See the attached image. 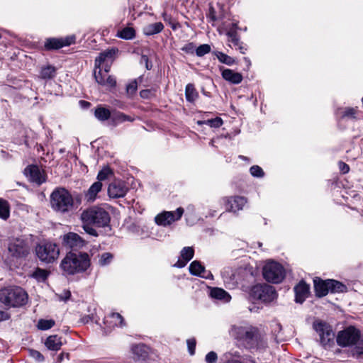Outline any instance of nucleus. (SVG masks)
Instances as JSON below:
<instances>
[{
    "instance_id": "36",
    "label": "nucleus",
    "mask_w": 363,
    "mask_h": 363,
    "mask_svg": "<svg viewBox=\"0 0 363 363\" xmlns=\"http://www.w3.org/2000/svg\"><path fill=\"white\" fill-rule=\"evenodd\" d=\"M328 284L329 291L332 293L342 292L345 289L344 284L334 279H329Z\"/></svg>"
},
{
    "instance_id": "43",
    "label": "nucleus",
    "mask_w": 363,
    "mask_h": 363,
    "mask_svg": "<svg viewBox=\"0 0 363 363\" xmlns=\"http://www.w3.org/2000/svg\"><path fill=\"white\" fill-rule=\"evenodd\" d=\"M216 56L220 62L224 63L227 65H232L234 62V60L231 57L223 52H218L216 54Z\"/></svg>"
},
{
    "instance_id": "4",
    "label": "nucleus",
    "mask_w": 363,
    "mask_h": 363,
    "mask_svg": "<svg viewBox=\"0 0 363 363\" xmlns=\"http://www.w3.org/2000/svg\"><path fill=\"white\" fill-rule=\"evenodd\" d=\"M0 302L8 306H21L27 302V294L21 287L4 288L0 290Z\"/></svg>"
},
{
    "instance_id": "64",
    "label": "nucleus",
    "mask_w": 363,
    "mask_h": 363,
    "mask_svg": "<svg viewBox=\"0 0 363 363\" xmlns=\"http://www.w3.org/2000/svg\"><path fill=\"white\" fill-rule=\"evenodd\" d=\"M80 103H84V104H86V105H89V102H86V101H80Z\"/></svg>"
},
{
    "instance_id": "33",
    "label": "nucleus",
    "mask_w": 363,
    "mask_h": 363,
    "mask_svg": "<svg viewBox=\"0 0 363 363\" xmlns=\"http://www.w3.org/2000/svg\"><path fill=\"white\" fill-rule=\"evenodd\" d=\"M186 99L189 102H194L199 96L194 86L192 84H188L185 89Z\"/></svg>"
},
{
    "instance_id": "56",
    "label": "nucleus",
    "mask_w": 363,
    "mask_h": 363,
    "mask_svg": "<svg viewBox=\"0 0 363 363\" xmlns=\"http://www.w3.org/2000/svg\"><path fill=\"white\" fill-rule=\"evenodd\" d=\"M140 63L144 65L145 68L149 67V59L147 55H143L140 57Z\"/></svg>"
},
{
    "instance_id": "52",
    "label": "nucleus",
    "mask_w": 363,
    "mask_h": 363,
    "mask_svg": "<svg viewBox=\"0 0 363 363\" xmlns=\"http://www.w3.org/2000/svg\"><path fill=\"white\" fill-rule=\"evenodd\" d=\"M189 352L191 355L194 354L196 348V340L194 339L187 340Z\"/></svg>"
},
{
    "instance_id": "20",
    "label": "nucleus",
    "mask_w": 363,
    "mask_h": 363,
    "mask_svg": "<svg viewBox=\"0 0 363 363\" xmlns=\"http://www.w3.org/2000/svg\"><path fill=\"white\" fill-rule=\"evenodd\" d=\"M25 171L27 176L29 177L30 180L38 185L43 184L45 181L40 169L36 165H30L27 167Z\"/></svg>"
},
{
    "instance_id": "15",
    "label": "nucleus",
    "mask_w": 363,
    "mask_h": 363,
    "mask_svg": "<svg viewBox=\"0 0 363 363\" xmlns=\"http://www.w3.org/2000/svg\"><path fill=\"white\" fill-rule=\"evenodd\" d=\"M128 188L125 183L121 180H115L108 187V194L111 198L117 199L125 196Z\"/></svg>"
},
{
    "instance_id": "39",
    "label": "nucleus",
    "mask_w": 363,
    "mask_h": 363,
    "mask_svg": "<svg viewBox=\"0 0 363 363\" xmlns=\"http://www.w3.org/2000/svg\"><path fill=\"white\" fill-rule=\"evenodd\" d=\"M194 255V250L191 247H185L181 251V257L186 262L190 261Z\"/></svg>"
},
{
    "instance_id": "24",
    "label": "nucleus",
    "mask_w": 363,
    "mask_h": 363,
    "mask_svg": "<svg viewBox=\"0 0 363 363\" xmlns=\"http://www.w3.org/2000/svg\"><path fill=\"white\" fill-rule=\"evenodd\" d=\"M104 323L109 328H114L116 326L123 327L125 325L123 316L118 313H112L106 317Z\"/></svg>"
},
{
    "instance_id": "38",
    "label": "nucleus",
    "mask_w": 363,
    "mask_h": 363,
    "mask_svg": "<svg viewBox=\"0 0 363 363\" xmlns=\"http://www.w3.org/2000/svg\"><path fill=\"white\" fill-rule=\"evenodd\" d=\"M55 321L52 319H40L38 322L37 327L39 330H47L52 328L55 325Z\"/></svg>"
},
{
    "instance_id": "5",
    "label": "nucleus",
    "mask_w": 363,
    "mask_h": 363,
    "mask_svg": "<svg viewBox=\"0 0 363 363\" xmlns=\"http://www.w3.org/2000/svg\"><path fill=\"white\" fill-rule=\"evenodd\" d=\"M35 254L42 262L50 264L58 258L60 249L55 243L50 242H41L36 245Z\"/></svg>"
},
{
    "instance_id": "10",
    "label": "nucleus",
    "mask_w": 363,
    "mask_h": 363,
    "mask_svg": "<svg viewBox=\"0 0 363 363\" xmlns=\"http://www.w3.org/2000/svg\"><path fill=\"white\" fill-rule=\"evenodd\" d=\"M251 294L253 298L264 303H270L277 296L274 287L266 284L254 286L251 290Z\"/></svg>"
},
{
    "instance_id": "2",
    "label": "nucleus",
    "mask_w": 363,
    "mask_h": 363,
    "mask_svg": "<svg viewBox=\"0 0 363 363\" xmlns=\"http://www.w3.org/2000/svg\"><path fill=\"white\" fill-rule=\"evenodd\" d=\"M90 266V259L86 252H68L60 263V268L66 274L72 275L86 271Z\"/></svg>"
},
{
    "instance_id": "63",
    "label": "nucleus",
    "mask_w": 363,
    "mask_h": 363,
    "mask_svg": "<svg viewBox=\"0 0 363 363\" xmlns=\"http://www.w3.org/2000/svg\"><path fill=\"white\" fill-rule=\"evenodd\" d=\"M63 358H64V353H61V354L59 355V359H60V361H62Z\"/></svg>"
},
{
    "instance_id": "55",
    "label": "nucleus",
    "mask_w": 363,
    "mask_h": 363,
    "mask_svg": "<svg viewBox=\"0 0 363 363\" xmlns=\"http://www.w3.org/2000/svg\"><path fill=\"white\" fill-rule=\"evenodd\" d=\"M338 167H339V169H340V172L342 174H346V173H347L350 171L349 165L347 164L342 162V161H340L338 162Z\"/></svg>"
},
{
    "instance_id": "37",
    "label": "nucleus",
    "mask_w": 363,
    "mask_h": 363,
    "mask_svg": "<svg viewBox=\"0 0 363 363\" xmlns=\"http://www.w3.org/2000/svg\"><path fill=\"white\" fill-rule=\"evenodd\" d=\"M197 123L199 125L206 124L213 128H219L223 125V122L221 118L216 117L215 118L212 119L199 121Z\"/></svg>"
},
{
    "instance_id": "54",
    "label": "nucleus",
    "mask_w": 363,
    "mask_h": 363,
    "mask_svg": "<svg viewBox=\"0 0 363 363\" xmlns=\"http://www.w3.org/2000/svg\"><path fill=\"white\" fill-rule=\"evenodd\" d=\"M208 18H209L213 21H216L221 18L222 16H217L216 15V11H215L214 8L213 6H210L209 12H208Z\"/></svg>"
},
{
    "instance_id": "50",
    "label": "nucleus",
    "mask_w": 363,
    "mask_h": 363,
    "mask_svg": "<svg viewBox=\"0 0 363 363\" xmlns=\"http://www.w3.org/2000/svg\"><path fill=\"white\" fill-rule=\"evenodd\" d=\"M357 113V109L354 108H347L345 109L342 116L347 117L350 118H355V114Z\"/></svg>"
},
{
    "instance_id": "31",
    "label": "nucleus",
    "mask_w": 363,
    "mask_h": 363,
    "mask_svg": "<svg viewBox=\"0 0 363 363\" xmlns=\"http://www.w3.org/2000/svg\"><path fill=\"white\" fill-rule=\"evenodd\" d=\"M111 119L115 124L121 123L125 121L133 122L134 121L133 117L119 111H116L111 113Z\"/></svg>"
},
{
    "instance_id": "14",
    "label": "nucleus",
    "mask_w": 363,
    "mask_h": 363,
    "mask_svg": "<svg viewBox=\"0 0 363 363\" xmlns=\"http://www.w3.org/2000/svg\"><path fill=\"white\" fill-rule=\"evenodd\" d=\"M74 37L69 36L65 38H50L46 39L44 47L46 50H58L64 46L70 45L74 43Z\"/></svg>"
},
{
    "instance_id": "51",
    "label": "nucleus",
    "mask_w": 363,
    "mask_h": 363,
    "mask_svg": "<svg viewBox=\"0 0 363 363\" xmlns=\"http://www.w3.org/2000/svg\"><path fill=\"white\" fill-rule=\"evenodd\" d=\"M30 355L38 362H43L44 360L43 355L38 351L30 350L29 351Z\"/></svg>"
},
{
    "instance_id": "34",
    "label": "nucleus",
    "mask_w": 363,
    "mask_h": 363,
    "mask_svg": "<svg viewBox=\"0 0 363 363\" xmlns=\"http://www.w3.org/2000/svg\"><path fill=\"white\" fill-rule=\"evenodd\" d=\"M117 36L125 40H131L135 36V30L133 28L125 27L118 32Z\"/></svg>"
},
{
    "instance_id": "62",
    "label": "nucleus",
    "mask_w": 363,
    "mask_h": 363,
    "mask_svg": "<svg viewBox=\"0 0 363 363\" xmlns=\"http://www.w3.org/2000/svg\"><path fill=\"white\" fill-rule=\"evenodd\" d=\"M147 92H148V91H147V90L142 91L140 92V96H141L142 97H145V96H146V94H147Z\"/></svg>"
},
{
    "instance_id": "40",
    "label": "nucleus",
    "mask_w": 363,
    "mask_h": 363,
    "mask_svg": "<svg viewBox=\"0 0 363 363\" xmlns=\"http://www.w3.org/2000/svg\"><path fill=\"white\" fill-rule=\"evenodd\" d=\"M138 89V82L137 81L132 80L130 83H128L126 86L125 91L126 94L128 97H133V96L135 94Z\"/></svg>"
},
{
    "instance_id": "17",
    "label": "nucleus",
    "mask_w": 363,
    "mask_h": 363,
    "mask_svg": "<svg viewBox=\"0 0 363 363\" xmlns=\"http://www.w3.org/2000/svg\"><path fill=\"white\" fill-rule=\"evenodd\" d=\"M109 69H94V76L96 81L101 85L114 87L116 84V79L108 74Z\"/></svg>"
},
{
    "instance_id": "26",
    "label": "nucleus",
    "mask_w": 363,
    "mask_h": 363,
    "mask_svg": "<svg viewBox=\"0 0 363 363\" xmlns=\"http://www.w3.org/2000/svg\"><path fill=\"white\" fill-rule=\"evenodd\" d=\"M222 77L228 82L232 84H239L242 80V76L234 69H221Z\"/></svg>"
},
{
    "instance_id": "35",
    "label": "nucleus",
    "mask_w": 363,
    "mask_h": 363,
    "mask_svg": "<svg viewBox=\"0 0 363 363\" xmlns=\"http://www.w3.org/2000/svg\"><path fill=\"white\" fill-rule=\"evenodd\" d=\"M49 274L50 273L48 270L37 267L33 272L31 277L35 279L38 281L43 282L48 279Z\"/></svg>"
},
{
    "instance_id": "13",
    "label": "nucleus",
    "mask_w": 363,
    "mask_h": 363,
    "mask_svg": "<svg viewBox=\"0 0 363 363\" xmlns=\"http://www.w3.org/2000/svg\"><path fill=\"white\" fill-rule=\"evenodd\" d=\"M184 213L182 208H178L176 211H164L158 214L155 220L157 225L166 226L170 225L172 222L178 220L181 218Z\"/></svg>"
},
{
    "instance_id": "58",
    "label": "nucleus",
    "mask_w": 363,
    "mask_h": 363,
    "mask_svg": "<svg viewBox=\"0 0 363 363\" xmlns=\"http://www.w3.org/2000/svg\"><path fill=\"white\" fill-rule=\"evenodd\" d=\"M187 262H186L185 259H183V260H179V259L177 262V263L174 264V266L176 267H178V268H182V267H184L186 264Z\"/></svg>"
},
{
    "instance_id": "18",
    "label": "nucleus",
    "mask_w": 363,
    "mask_h": 363,
    "mask_svg": "<svg viewBox=\"0 0 363 363\" xmlns=\"http://www.w3.org/2000/svg\"><path fill=\"white\" fill-rule=\"evenodd\" d=\"M189 269L192 275L199 276L207 279H213V278L212 274L210 272H207L204 266L199 261L195 260L192 262L189 265Z\"/></svg>"
},
{
    "instance_id": "3",
    "label": "nucleus",
    "mask_w": 363,
    "mask_h": 363,
    "mask_svg": "<svg viewBox=\"0 0 363 363\" xmlns=\"http://www.w3.org/2000/svg\"><path fill=\"white\" fill-rule=\"evenodd\" d=\"M50 205L56 212L65 213L73 209L74 200L67 189L57 188L50 195Z\"/></svg>"
},
{
    "instance_id": "30",
    "label": "nucleus",
    "mask_w": 363,
    "mask_h": 363,
    "mask_svg": "<svg viewBox=\"0 0 363 363\" xmlns=\"http://www.w3.org/2000/svg\"><path fill=\"white\" fill-rule=\"evenodd\" d=\"M164 28V26L161 22L149 24L144 28V33L147 35H151L159 33Z\"/></svg>"
},
{
    "instance_id": "61",
    "label": "nucleus",
    "mask_w": 363,
    "mask_h": 363,
    "mask_svg": "<svg viewBox=\"0 0 363 363\" xmlns=\"http://www.w3.org/2000/svg\"><path fill=\"white\" fill-rule=\"evenodd\" d=\"M164 21H168L169 22L170 21H172V18L167 16V15L166 13H164Z\"/></svg>"
},
{
    "instance_id": "27",
    "label": "nucleus",
    "mask_w": 363,
    "mask_h": 363,
    "mask_svg": "<svg viewBox=\"0 0 363 363\" xmlns=\"http://www.w3.org/2000/svg\"><path fill=\"white\" fill-rule=\"evenodd\" d=\"M61 339L57 335H50L46 339L45 345L50 350L58 351L62 345Z\"/></svg>"
},
{
    "instance_id": "21",
    "label": "nucleus",
    "mask_w": 363,
    "mask_h": 363,
    "mask_svg": "<svg viewBox=\"0 0 363 363\" xmlns=\"http://www.w3.org/2000/svg\"><path fill=\"white\" fill-rule=\"evenodd\" d=\"M309 285L305 281H301L295 287L294 291L296 294L295 301L296 303H302L308 297L309 294Z\"/></svg>"
},
{
    "instance_id": "57",
    "label": "nucleus",
    "mask_w": 363,
    "mask_h": 363,
    "mask_svg": "<svg viewBox=\"0 0 363 363\" xmlns=\"http://www.w3.org/2000/svg\"><path fill=\"white\" fill-rule=\"evenodd\" d=\"M70 296H71V292L69 291H65L63 292V295H61L60 299L67 301V299H69L70 298Z\"/></svg>"
},
{
    "instance_id": "49",
    "label": "nucleus",
    "mask_w": 363,
    "mask_h": 363,
    "mask_svg": "<svg viewBox=\"0 0 363 363\" xmlns=\"http://www.w3.org/2000/svg\"><path fill=\"white\" fill-rule=\"evenodd\" d=\"M354 352L358 356H363V339H359L354 347Z\"/></svg>"
},
{
    "instance_id": "47",
    "label": "nucleus",
    "mask_w": 363,
    "mask_h": 363,
    "mask_svg": "<svg viewBox=\"0 0 363 363\" xmlns=\"http://www.w3.org/2000/svg\"><path fill=\"white\" fill-rule=\"evenodd\" d=\"M56 69H41L40 76L44 79H52L55 75Z\"/></svg>"
},
{
    "instance_id": "12",
    "label": "nucleus",
    "mask_w": 363,
    "mask_h": 363,
    "mask_svg": "<svg viewBox=\"0 0 363 363\" xmlns=\"http://www.w3.org/2000/svg\"><path fill=\"white\" fill-rule=\"evenodd\" d=\"M62 245L66 249L77 251L84 245V240L75 233H68L62 236Z\"/></svg>"
},
{
    "instance_id": "41",
    "label": "nucleus",
    "mask_w": 363,
    "mask_h": 363,
    "mask_svg": "<svg viewBox=\"0 0 363 363\" xmlns=\"http://www.w3.org/2000/svg\"><path fill=\"white\" fill-rule=\"evenodd\" d=\"M133 352L139 357H145L147 354V347L144 345H138L132 347Z\"/></svg>"
},
{
    "instance_id": "9",
    "label": "nucleus",
    "mask_w": 363,
    "mask_h": 363,
    "mask_svg": "<svg viewBox=\"0 0 363 363\" xmlns=\"http://www.w3.org/2000/svg\"><path fill=\"white\" fill-rule=\"evenodd\" d=\"M313 327L318 334L320 344L324 347H330L334 345L335 333L330 325L323 321H315Z\"/></svg>"
},
{
    "instance_id": "48",
    "label": "nucleus",
    "mask_w": 363,
    "mask_h": 363,
    "mask_svg": "<svg viewBox=\"0 0 363 363\" xmlns=\"http://www.w3.org/2000/svg\"><path fill=\"white\" fill-rule=\"evenodd\" d=\"M218 360V354L214 351H211L206 354L205 361L206 363H216Z\"/></svg>"
},
{
    "instance_id": "23",
    "label": "nucleus",
    "mask_w": 363,
    "mask_h": 363,
    "mask_svg": "<svg viewBox=\"0 0 363 363\" xmlns=\"http://www.w3.org/2000/svg\"><path fill=\"white\" fill-rule=\"evenodd\" d=\"M227 35L228 36V40L233 43V46L235 49L240 50V52L242 54L245 53L247 50L246 45L243 44V43L240 42L239 36L235 29L231 28L227 32Z\"/></svg>"
},
{
    "instance_id": "44",
    "label": "nucleus",
    "mask_w": 363,
    "mask_h": 363,
    "mask_svg": "<svg viewBox=\"0 0 363 363\" xmlns=\"http://www.w3.org/2000/svg\"><path fill=\"white\" fill-rule=\"evenodd\" d=\"M211 46L208 44H203L196 48V53L198 56L202 57L204 55L210 52Z\"/></svg>"
},
{
    "instance_id": "11",
    "label": "nucleus",
    "mask_w": 363,
    "mask_h": 363,
    "mask_svg": "<svg viewBox=\"0 0 363 363\" xmlns=\"http://www.w3.org/2000/svg\"><path fill=\"white\" fill-rule=\"evenodd\" d=\"M360 338V331L354 326H349L338 333L337 342L340 346L347 347L356 345Z\"/></svg>"
},
{
    "instance_id": "6",
    "label": "nucleus",
    "mask_w": 363,
    "mask_h": 363,
    "mask_svg": "<svg viewBox=\"0 0 363 363\" xmlns=\"http://www.w3.org/2000/svg\"><path fill=\"white\" fill-rule=\"evenodd\" d=\"M9 258L11 260L26 258L30 253L28 242L22 238L11 240L8 244Z\"/></svg>"
},
{
    "instance_id": "7",
    "label": "nucleus",
    "mask_w": 363,
    "mask_h": 363,
    "mask_svg": "<svg viewBox=\"0 0 363 363\" xmlns=\"http://www.w3.org/2000/svg\"><path fill=\"white\" fill-rule=\"evenodd\" d=\"M263 277L269 282L278 284L285 277V269L277 262H268L263 267Z\"/></svg>"
},
{
    "instance_id": "32",
    "label": "nucleus",
    "mask_w": 363,
    "mask_h": 363,
    "mask_svg": "<svg viewBox=\"0 0 363 363\" xmlns=\"http://www.w3.org/2000/svg\"><path fill=\"white\" fill-rule=\"evenodd\" d=\"M10 216V206L7 201L0 198V218L7 220Z\"/></svg>"
},
{
    "instance_id": "25",
    "label": "nucleus",
    "mask_w": 363,
    "mask_h": 363,
    "mask_svg": "<svg viewBox=\"0 0 363 363\" xmlns=\"http://www.w3.org/2000/svg\"><path fill=\"white\" fill-rule=\"evenodd\" d=\"M101 189L102 183L101 182H95L85 192V199L88 202H94L97 197V194L101 191Z\"/></svg>"
},
{
    "instance_id": "46",
    "label": "nucleus",
    "mask_w": 363,
    "mask_h": 363,
    "mask_svg": "<svg viewBox=\"0 0 363 363\" xmlns=\"http://www.w3.org/2000/svg\"><path fill=\"white\" fill-rule=\"evenodd\" d=\"M250 174L253 177H262L264 176V172L262 169L258 165H253L250 169Z\"/></svg>"
},
{
    "instance_id": "1",
    "label": "nucleus",
    "mask_w": 363,
    "mask_h": 363,
    "mask_svg": "<svg viewBox=\"0 0 363 363\" xmlns=\"http://www.w3.org/2000/svg\"><path fill=\"white\" fill-rule=\"evenodd\" d=\"M80 220L84 230L89 235L97 237L99 235L96 228L108 226L111 221L109 213L103 207L94 206L82 211Z\"/></svg>"
},
{
    "instance_id": "53",
    "label": "nucleus",
    "mask_w": 363,
    "mask_h": 363,
    "mask_svg": "<svg viewBox=\"0 0 363 363\" xmlns=\"http://www.w3.org/2000/svg\"><path fill=\"white\" fill-rule=\"evenodd\" d=\"M196 49V45L193 43H187L182 48V50L187 53H193Z\"/></svg>"
},
{
    "instance_id": "42",
    "label": "nucleus",
    "mask_w": 363,
    "mask_h": 363,
    "mask_svg": "<svg viewBox=\"0 0 363 363\" xmlns=\"http://www.w3.org/2000/svg\"><path fill=\"white\" fill-rule=\"evenodd\" d=\"M113 259V255L110 252L103 253L99 260L101 266H106L111 263Z\"/></svg>"
},
{
    "instance_id": "16",
    "label": "nucleus",
    "mask_w": 363,
    "mask_h": 363,
    "mask_svg": "<svg viewBox=\"0 0 363 363\" xmlns=\"http://www.w3.org/2000/svg\"><path fill=\"white\" fill-rule=\"evenodd\" d=\"M117 50L112 48L107 50L99 55L95 60V68H100L101 67H108L111 66L115 59V55Z\"/></svg>"
},
{
    "instance_id": "22",
    "label": "nucleus",
    "mask_w": 363,
    "mask_h": 363,
    "mask_svg": "<svg viewBox=\"0 0 363 363\" xmlns=\"http://www.w3.org/2000/svg\"><path fill=\"white\" fill-rule=\"evenodd\" d=\"M314 289L315 295L318 297H323L326 296L329 291V279L323 281L320 278L316 277L313 280Z\"/></svg>"
},
{
    "instance_id": "28",
    "label": "nucleus",
    "mask_w": 363,
    "mask_h": 363,
    "mask_svg": "<svg viewBox=\"0 0 363 363\" xmlns=\"http://www.w3.org/2000/svg\"><path fill=\"white\" fill-rule=\"evenodd\" d=\"M210 294L212 298L223 301L224 302H228L231 298L230 294L221 288H213Z\"/></svg>"
},
{
    "instance_id": "19",
    "label": "nucleus",
    "mask_w": 363,
    "mask_h": 363,
    "mask_svg": "<svg viewBox=\"0 0 363 363\" xmlns=\"http://www.w3.org/2000/svg\"><path fill=\"white\" fill-rule=\"evenodd\" d=\"M247 203V199L243 196H233L227 199L226 206L228 211L236 212L242 210Z\"/></svg>"
},
{
    "instance_id": "60",
    "label": "nucleus",
    "mask_w": 363,
    "mask_h": 363,
    "mask_svg": "<svg viewBox=\"0 0 363 363\" xmlns=\"http://www.w3.org/2000/svg\"><path fill=\"white\" fill-rule=\"evenodd\" d=\"M170 26H171V28L174 30H177L179 27V24L176 22L172 23Z\"/></svg>"
},
{
    "instance_id": "59",
    "label": "nucleus",
    "mask_w": 363,
    "mask_h": 363,
    "mask_svg": "<svg viewBox=\"0 0 363 363\" xmlns=\"http://www.w3.org/2000/svg\"><path fill=\"white\" fill-rule=\"evenodd\" d=\"M9 318L8 313L0 311V321L5 320Z\"/></svg>"
},
{
    "instance_id": "8",
    "label": "nucleus",
    "mask_w": 363,
    "mask_h": 363,
    "mask_svg": "<svg viewBox=\"0 0 363 363\" xmlns=\"http://www.w3.org/2000/svg\"><path fill=\"white\" fill-rule=\"evenodd\" d=\"M234 330L236 338L242 341L246 345V347L252 348L257 345L259 333L256 328L238 327Z\"/></svg>"
},
{
    "instance_id": "29",
    "label": "nucleus",
    "mask_w": 363,
    "mask_h": 363,
    "mask_svg": "<svg viewBox=\"0 0 363 363\" xmlns=\"http://www.w3.org/2000/svg\"><path fill=\"white\" fill-rule=\"evenodd\" d=\"M94 116L100 121H105L111 118V112L105 107L98 106L95 108Z\"/></svg>"
},
{
    "instance_id": "45",
    "label": "nucleus",
    "mask_w": 363,
    "mask_h": 363,
    "mask_svg": "<svg viewBox=\"0 0 363 363\" xmlns=\"http://www.w3.org/2000/svg\"><path fill=\"white\" fill-rule=\"evenodd\" d=\"M110 174H112V172L108 167H105V168L102 169L98 173V175H97V179L99 180L98 182H101V181L106 179Z\"/></svg>"
}]
</instances>
